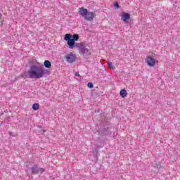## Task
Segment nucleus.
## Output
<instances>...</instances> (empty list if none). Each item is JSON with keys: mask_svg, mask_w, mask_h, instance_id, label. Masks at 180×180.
Instances as JSON below:
<instances>
[{"mask_svg": "<svg viewBox=\"0 0 180 180\" xmlns=\"http://www.w3.org/2000/svg\"><path fill=\"white\" fill-rule=\"evenodd\" d=\"M28 75L30 78H34L35 79H40L49 75V70L44 69L43 65H31L28 70Z\"/></svg>", "mask_w": 180, "mask_h": 180, "instance_id": "obj_1", "label": "nucleus"}, {"mask_svg": "<svg viewBox=\"0 0 180 180\" xmlns=\"http://www.w3.org/2000/svg\"><path fill=\"white\" fill-rule=\"evenodd\" d=\"M79 15L84 18L85 20H94V18L96 16L95 13L88 11V9L84 8V7H81L79 8Z\"/></svg>", "mask_w": 180, "mask_h": 180, "instance_id": "obj_2", "label": "nucleus"}, {"mask_svg": "<svg viewBox=\"0 0 180 180\" xmlns=\"http://www.w3.org/2000/svg\"><path fill=\"white\" fill-rule=\"evenodd\" d=\"M75 47L79 49V54H82L83 56H89L91 54L89 49L86 48V46L84 43H77Z\"/></svg>", "mask_w": 180, "mask_h": 180, "instance_id": "obj_3", "label": "nucleus"}, {"mask_svg": "<svg viewBox=\"0 0 180 180\" xmlns=\"http://www.w3.org/2000/svg\"><path fill=\"white\" fill-rule=\"evenodd\" d=\"M146 63L148 67H155V59L151 56H147Z\"/></svg>", "mask_w": 180, "mask_h": 180, "instance_id": "obj_4", "label": "nucleus"}, {"mask_svg": "<svg viewBox=\"0 0 180 180\" xmlns=\"http://www.w3.org/2000/svg\"><path fill=\"white\" fill-rule=\"evenodd\" d=\"M65 58H66V60L68 61V63L72 64V63H75L77 56L75 54H73L72 53H70L65 56Z\"/></svg>", "mask_w": 180, "mask_h": 180, "instance_id": "obj_5", "label": "nucleus"}, {"mask_svg": "<svg viewBox=\"0 0 180 180\" xmlns=\"http://www.w3.org/2000/svg\"><path fill=\"white\" fill-rule=\"evenodd\" d=\"M121 19L123 20V22H127V20L130 19V14L127 13H123Z\"/></svg>", "mask_w": 180, "mask_h": 180, "instance_id": "obj_6", "label": "nucleus"}, {"mask_svg": "<svg viewBox=\"0 0 180 180\" xmlns=\"http://www.w3.org/2000/svg\"><path fill=\"white\" fill-rule=\"evenodd\" d=\"M30 169L32 171V174L34 175L39 174V167H37V165H34L30 168Z\"/></svg>", "mask_w": 180, "mask_h": 180, "instance_id": "obj_7", "label": "nucleus"}, {"mask_svg": "<svg viewBox=\"0 0 180 180\" xmlns=\"http://www.w3.org/2000/svg\"><path fill=\"white\" fill-rule=\"evenodd\" d=\"M75 41L74 39H71L68 41V46L69 49H74V46H75Z\"/></svg>", "mask_w": 180, "mask_h": 180, "instance_id": "obj_8", "label": "nucleus"}, {"mask_svg": "<svg viewBox=\"0 0 180 180\" xmlns=\"http://www.w3.org/2000/svg\"><path fill=\"white\" fill-rule=\"evenodd\" d=\"M120 94L122 98H126L127 96V91L126 89H122Z\"/></svg>", "mask_w": 180, "mask_h": 180, "instance_id": "obj_9", "label": "nucleus"}, {"mask_svg": "<svg viewBox=\"0 0 180 180\" xmlns=\"http://www.w3.org/2000/svg\"><path fill=\"white\" fill-rule=\"evenodd\" d=\"M44 65L46 68H51V62H50V60H45L44 62Z\"/></svg>", "mask_w": 180, "mask_h": 180, "instance_id": "obj_10", "label": "nucleus"}, {"mask_svg": "<svg viewBox=\"0 0 180 180\" xmlns=\"http://www.w3.org/2000/svg\"><path fill=\"white\" fill-rule=\"evenodd\" d=\"M78 39H79V35L77 34H73L72 39L74 40V41H78Z\"/></svg>", "mask_w": 180, "mask_h": 180, "instance_id": "obj_11", "label": "nucleus"}, {"mask_svg": "<svg viewBox=\"0 0 180 180\" xmlns=\"http://www.w3.org/2000/svg\"><path fill=\"white\" fill-rule=\"evenodd\" d=\"M65 40H66V41H68L69 40L71 39V34H66L65 35V37H64Z\"/></svg>", "mask_w": 180, "mask_h": 180, "instance_id": "obj_12", "label": "nucleus"}, {"mask_svg": "<svg viewBox=\"0 0 180 180\" xmlns=\"http://www.w3.org/2000/svg\"><path fill=\"white\" fill-rule=\"evenodd\" d=\"M33 110H39V103H34L32 105Z\"/></svg>", "mask_w": 180, "mask_h": 180, "instance_id": "obj_13", "label": "nucleus"}, {"mask_svg": "<svg viewBox=\"0 0 180 180\" xmlns=\"http://www.w3.org/2000/svg\"><path fill=\"white\" fill-rule=\"evenodd\" d=\"M108 65L110 70H113V63H112V62H108Z\"/></svg>", "mask_w": 180, "mask_h": 180, "instance_id": "obj_14", "label": "nucleus"}, {"mask_svg": "<svg viewBox=\"0 0 180 180\" xmlns=\"http://www.w3.org/2000/svg\"><path fill=\"white\" fill-rule=\"evenodd\" d=\"M45 169L44 168H39L38 167V174L39 172H40V174H43V172H44Z\"/></svg>", "mask_w": 180, "mask_h": 180, "instance_id": "obj_15", "label": "nucleus"}, {"mask_svg": "<svg viewBox=\"0 0 180 180\" xmlns=\"http://www.w3.org/2000/svg\"><path fill=\"white\" fill-rule=\"evenodd\" d=\"M87 86H88L89 88H94V84H92V83H91V82H89V83L87 84Z\"/></svg>", "mask_w": 180, "mask_h": 180, "instance_id": "obj_16", "label": "nucleus"}, {"mask_svg": "<svg viewBox=\"0 0 180 180\" xmlns=\"http://www.w3.org/2000/svg\"><path fill=\"white\" fill-rule=\"evenodd\" d=\"M114 8H115L116 9H119V8H120V6H119V4L115 3L114 4Z\"/></svg>", "mask_w": 180, "mask_h": 180, "instance_id": "obj_17", "label": "nucleus"}, {"mask_svg": "<svg viewBox=\"0 0 180 180\" xmlns=\"http://www.w3.org/2000/svg\"><path fill=\"white\" fill-rule=\"evenodd\" d=\"M75 76H76V77H79V74L75 72Z\"/></svg>", "mask_w": 180, "mask_h": 180, "instance_id": "obj_18", "label": "nucleus"}, {"mask_svg": "<svg viewBox=\"0 0 180 180\" xmlns=\"http://www.w3.org/2000/svg\"><path fill=\"white\" fill-rule=\"evenodd\" d=\"M4 22H5L4 20L1 21V25H4Z\"/></svg>", "mask_w": 180, "mask_h": 180, "instance_id": "obj_19", "label": "nucleus"}, {"mask_svg": "<svg viewBox=\"0 0 180 180\" xmlns=\"http://www.w3.org/2000/svg\"><path fill=\"white\" fill-rule=\"evenodd\" d=\"M4 22H5L4 20L1 21V25H4Z\"/></svg>", "mask_w": 180, "mask_h": 180, "instance_id": "obj_20", "label": "nucleus"}, {"mask_svg": "<svg viewBox=\"0 0 180 180\" xmlns=\"http://www.w3.org/2000/svg\"><path fill=\"white\" fill-rule=\"evenodd\" d=\"M1 18H2V14L1 13H0V19H1Z\"/></svg>", "mask_w": 180, "mask_h": 180, "instance_id": "obj_21", "label": "nucleus"}]
</instances>
